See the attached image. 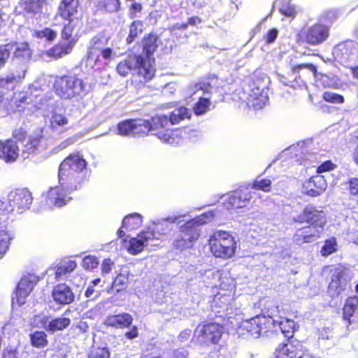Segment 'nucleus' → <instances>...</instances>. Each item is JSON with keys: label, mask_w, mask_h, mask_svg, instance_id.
Masks as SVG:
<instances>
[{"label": "nucleus", "mask_w": 358, "mask_h": 358, "mask_svg": "<svg viewBox=\"0 0 358 358\" xmlns=\"http://www.w3.org/2000/svg\"><path fill=\"white\" fill-rule=\"evenodd\" d=\"M277 73L281 83L285 85L292 83L298 76L296 69H279Z\"/></svg>", "instance_id": "nucleus-30"}, {"label": "nucleus", "mask_w": 358, "mask_h": 358, "mask_svg": "<svg viewBox=\"0 0 358 358\" xmlns=\"http://www.w3.org/2000/svg\"><path fill=\"white\" fill-rule=\"evenodd\" d=\"M271 181L269 179L261 178L258 176L255 180L252 187L256 189L268 192L271 190Z\"/></svg>", "instance_id": "nucleus-49"}, {"label": "nucleus", "mask_w": 358, "mask_h": 358, "mask_svg": "<svg viewBox=\"0 0 358 358\" xmlns=\"http://www.w3.org/2000/svg\"><path fill=\"white\" fill-rule=\"evenodd\" d=\"M223 332V327L217 322L199 325L194 331V337L201 345L217 343Z\"/></svg>", "instance_id": "nucleus-10"}, {"label": "nucleus", "mask_w": 358, "mask_h": 358, "mask_svg": "<svg viewBox=\"0 0 358 358\" xmlns=\"http://www.w3.org/2000/svg\"><path fill=\"white\" fill-rule=\"evenodd\" d=\"M34 36L38 38H46L48 41H52L57 37V33L50 28L46 27L42 30L36 31Z\"/></svg>", "instance_id": "nucleus-50"}, {"label": "nucleus", "mask_w": 358, "mask_h": 358, "mask_svg": "<svg viewBox=\"0 0 358 358\" xmlns=\"http://www.w3.org/2000/svg\"><path fill=\"white\" fill-rule=\"evenodd\" d=\"M142 222L141 216L138 213H134L126 216L122 221V227L134 229L141 225Z\"/></svg>", "instance_id": "nucleus-36"}, {"label": "nucleus", "mask_w": 358, "mask_h": 358, "mask_svg": "<svg viewBox=\"0 0 358 358\" xmlns=\"http://www.w3.org/2000/svg\"><path fill=\"white\" fill-rule=\"evenodd\" d=\"M52 296L55 301L60 304H69L74 299L71 289L66 284H59L55 287Z\"/></svg>", "instance_id": "nucleus-19"}, {"label": "nucleus", "mask_w": 358, "mask_h": 358, "mask_svg": "<svg viewBox=\"0 0 358 358\" xmlns=\"http://www.w3.org/2000/svg\"><path fill=\"white\" fill-rule=\"evenodd\" d=\"M78 0H62L58 8V15L62 19L72 18L77 13Z\"/></svg>", "instance_id": "nucleus-24"}, {"label": "nucleus", "mask_w": 358, "mask_h": 358, "mask_svg": "<svg viewBox=\"0 0 358 358\" xmlns=\"http://www.w3.org/2000/svg\"><path fill=\"white\" fill-rule=\"evenodd\" d=\"M128 281V276L127 275L122 273L118 274L113 282L111 289L116 287L117 292H119L126 289Z\"/></svg>", "instance_id": "nucleus-48"}, {"label": "nucleus", "mask_w": 358, "mask_h": 358, "mask_svg": "<svg viewBox=\"0 0 358 358\" xmlns=\"http://www.w3.org/2000/svg\"><path fill=\"white\" fill-rule=\"evenodd\" d=\"M68 123L66 117L60 114H54L51 117V124L55 126H64Z\"/></svg>", "instance_id": "nucleus-59"}, {"label": "nucleus", "mask_w": 358, "mask_h": 358, "mask_svg": "<svg viewBox=\"0 0 358 358\" xmlns=\"http://www.w3.org/2000/svg\"><path fill=\"white\" fill-rule=\"evenodd\" d=\"M32 203L31 193L26 189H17L11 192L6 201L0 200V225L6 227L8 215L16 209L18 213L29 209Z\"/></svg>", "instance_id": "nucleus-3"}, {"label": "nucleus", "mask_w": 358, "mask_h": 358, "mask_svg": "<svg viewBox=\"0 0 358 358\" xmlns=\"http://www.w3.org/2000/svg\"><path fill=\"white\" fill-rule=\"evenodd\" d=\"M134 74L139 78L140 82H146L155 75V69H133Z\"/></svg>", "instance_id": "nucleus-46"}, {"label": "nucleus", "mask_w": 358, "mask_h": 358, "mask_svg": "<svg viewBox=\"0 0 358 358\" xmlns=\"http://www.w3.org/2000/svg\"><path fill=\"white\" fill-rule=\"evenodd\" d=\"M13 57L20 62H29L31 58V50L27 42L17 45Z\"/></svg>", "instance_id": "nucleus-27"}, {"label": "nucleus", "mask_w": 358, "mask_h": 358, "mask_svg": "<svg viewBox=\"0 0 358 358\" xmlns=\"http://www.w3.org/2000/svg\"><path fill=\"white\" fill-rule=\"evenodd\" d=\"M95 6L98 10L114 13L120 8V0H96Z\"/></svg>", "instance_id": "nucleus-28"}, {"label": "nucleus", "mask_w": 358, "mask_h": 358, "mask_svg": "<svg viewBox=\"0 0 358 358\" xmlns=\"http://www.w3.org/2000/svg\"><path fill=\"white\" fill-rule=\"evenodd\" d=\"M272 324H275L272 318L258 315L250 320L243 321L240 327L247 331L255 338H258L264 333H266Z\"/></svg>", "instance_id": "nucleus-12"}, {"label": "nucleus", "mask_w": 358, "mask_h": 358, "mask_svg": "<svg viewBox=\"0 0 358 358\" xmlns=\"http://www.w3.org/2000/svg\"><path fill=\"white\" fill-rule=\"evenodd\" d=\"M191 114L192 113L190 110H188L186 107L181 106L174 109L168 118L171 124H176L182 120L189 119Z\"/></svg>", "instance_id": "nucleus-29"}, {"label": "nucleus", "mask_w": 358, "mask_h": 358, "mask_svg": "<svg viewBox=\"0 0 358 358\" xmlns=\"http://www.w3.org/2000/svg\"><path fill=\"white\" fill-rule=\"evenodd\" d=\"M159 36L150 32L142 38L143 55H135L134 58L138 67H152L155 64L154 53L158 48Z\"/></svg>", "instance_id": "nucleus-9"}, {"label": "nucleus", "mask_w": 358, "mask_h": 358, "mask_svg": "<svg viewBox=\"0 0 358 358\" xmlns=\"http://www.w3.org/2000/svg\"><path fill=\"white\" fill-rule=\"evenodd\" d=\"M210 250L217 257L223 259L231 257L235 252L236 242L226 231L215 232L209 241Z\"/></svg>", "instance_id": "nucleus-7"}, {"label": "nucleus", "mask_w": 358, "mask_h": 358, "mask_svg": "<svg viewBox=\"0 0 358 358\" xmlns=\"http://www.w3.org/2000/svg\"><path fill=\"white\" fill-rule=\"evenodd\" d=\"M46 2V0H25L23 3L24 10L28 13H41Z\"/></svg>", "instance_id": "nucleus-32"}, {"label": "nucleus", "mask_w": 358, "mask_h": 358, "mask_svg": "<svg viewBox=\"0 0 358 358\" xmlns=\"http://www.w3.org/2000/svg\"><path fill=\"white\" fill-rule=\"evenodd\" d=\"M86 166V161L78 155L66 157L59 169V182L61 186L67 191L76 190L85 180L83 171Z\"/></svg>", "instance_id": "nucleus-1"}, {"label": "nucleus", "mask_w": 358, "mask_h": 358, "mask_svg": "<svg viewBox=\"0 0 358 358\" xmlns=\"http://www.w3.org/2000/svg\"><path fill=\"white\" fill-rule=\"evenodd\" d=\"M37 282L38 280L33 275L25 276L20 280L15 292L16 302L19 306L24 303L25 299L32 291Z\"/></svg>", "instance_id": "nucleus-14"}, {"label": "nucleus", "mask_w": 358, "mask_h": 358, "mask_svg": "<svg viewBox=\"0 0 358 358\" xmlns=\"http://www.w3.org/2000/svg\"><path fill=\"white\" fill-rule=\"evenodd\" d=\"M55 90L56 94L63 99H71L85 91L82 80L70 76L57 78Z\"/></svg>", "instance_id": "nucleus-8"}, {"label": "nucleus", "mask_w": 358, "mask_h": 358, "mask_svg": "<svg viewBox=\"0 0 358 358\" xmlns=\"http://www.w3.org/2000/svg\"><path fill=\"white\" fill-rule=\"evenodd\" d=\"M133 321L132 316L129 313H122L108 316L104 320V324L115 328L129 327Z\"/></svg>", "instance_id": "nucleus-22"}, {"label": "nucleus", "mask_w": 358, "mask_h": 358, "mask_svg": "<svg viewBox=\"0 0 358 358\" xmlns=\"http://www.w3.org/2000/svg\"><path fill=\"white\" fill-rule=\"evenodd\" d=\"M13 135L15 139L14 141L16 142L17 145H20V142H24L27 138L26 132L22 129H15Z\"/></svg>", "instance_id": "nucleus-61"}, {"label": "nucleus", "mask_w": 358, "mask_h": 358, "mask_svg": "<svg viewBox=\"0 0 358 358\" xmlns=\"http://www.w3.org/2000/svg\"><path fill=\"white\" fill-rule=\"evenodd\" d=\"M337 250V243L334 238H331L324 242L322 247L320 253L322 256L327 257Z\"/></svg>", "instance_id": "nucleus-45"}, {"label": "nucleus", "mask_w": 358, "mask_h": 358, "mask_svg": "<svg viewBox=\"0 0 358 358\" xmlns=\"http://www.w3.org/2000/svg\"><path fill=\"white\" fill-rule=\"evenodd\" d=\"M267 76L258 69L243 80L240 99L251 103L256 108H262L267 101Z\"/></svg>", "instance_id": "nucleus-2"}, {"label": "nucleus", "mask_w": 358, "mask_h": 358, "mask_svg": "<svg viewBox=\"0 0 358 358\" xmlns=\"http://www.w3.org/2000/svg\"><path fill=\"white\" fill-rule=\"evenodd\" d=\"M68 20V23L64 25L61 33V37L62 40L66 41L68 42L73 41L72 39L73 32L75 29V24H73V19H65Z\"/></svg>", "instance_id": "nucleus-43"}, {"label": "nucleus", "mask_w": 358, "mask_h": 358, "mask_svg": "<svg viewBox=\"0 0 358 358\" xmlns=\"http://www.w3.org/2000/svg\"><path fill=\"white\" fill-rule=\"evenodd\" d=\"M97 259L94 256H87L83 259V266L85 269H92L98 266Z\"/></svg>", "instance_id": "nucleus-56"}, {"label": "nucleus", "mask_w": 358, "mask_h": 358, "mask_svg": "<svg viewBox=\"0 0 358 358\" xmlns=\"http://www.w3.org/2000/svg\"><path fill=\"white\" fill-rule=\"evenodd\" d=\"M118 134L122 136H134V122L133 119L127 120L120 122L117 124Z\"/></svg>", "instance_id": "nucleus-42"}, {"label": "nucleus", "mask_w": 358, "mask_h": 358, "mask_svg": "<svg viewBox=\"0 0 358 358\" xmlns=\"http://www.w3.org/2000/svg\"><path fill=\"white\" fill-rule=\"evenodd\" d=\"M307 194L311 196H317L321 194L327 187V182L322 176L312 177L306 183Z\"/></svg>", "instance_id": "nucleus-21"}, {"label": "nucleus", "mask_w": 358, "mask_h": 358, "mask_svg": "<svg viewBox=\"0 0 358 358\" xmlns=\"http://www.w3.org/2000/svg\"><path fill=\"white\" fill-rule=\"evenodd\" d=\"M314 77L321 82L323 83L324 85L327 86H329L332 84L331 81H329V77L325 74H322L320 72L317 71V69L313 68L310 69ZM334 78H332L331 80H333Z\"/></svg>", "instance_id": "nucleus-57"}, {"label": "nucleus", "mask_w": 358, "mask_h": 358, "mask_svg": "<svg viewBox=\"0 0 358 358\" xmlns=\"http://www.w3.org/2000/svg\"><path fill=\"white\" fill-rule=\"evenodd\" d=\"M114 265L113 262L110 259H106L103 262L101 266V272L103 275L108 274L113 269V266Z\"/></svg>", "instance_id": "nucleus-63"}, {"label": "nucleus", "mask_w": 358, "mask_h": 358, "mask_svg": "<svg viewBox=\"0 0 358 358\" xmlns=\"http://www.w3.org/2000/svg\"><path fill=\"white\" fill-rule=\"evenodd\" d=\"M76 267V263L73 261L62 262L57 266L55 277L57 279L61 278L62 276L74 271Z\"/></svg>", "instance_id": "nucleus-33"}, {"label": "nucleus", "mask_w": 358, "mask_h": 358, "mask_svg": "<svg viewBox=\"0 0 358 358\" xmlns=\"http://www.w3.org/2000/svg\"><path fill=\"white\" fill-rule=\"evenodd\" d=\"M7 45L0 46V67L4 66L10 58V50Z\"/></svg>", "instance_id": "nucleus-58"}, {"label": "nucleus", "mask_w": 358, "mask_h": 358, "mask_svg": "<svg viewBox=\"0 0 358 358\" xmlns=\"http://www.w3.org/2000/svg\"><path fill=\"white\" fill-rule=\"evenodd\" d=\"M322 229L323 227H317L313 225L302 228V230L309 243L317 238L320 234L322 231Z\"/></svg>", "instance_id": "nucleus-44"}, {"label": "nucleus", "mask_w": 358, "mask_h": 358, "mask_svg": "<svg viewBox=\"0 0 358 358\" xmlns=\"http://www.w3.org/2000/svg\"><path fill=\"white\" fill-rule=\"evenodd\" d=\"M278 30L276 28L270 29L263 36V40L266 45L274 43L278 38Z\"/></svg>", "instance_id": "nucleus-54"}, {"label": "nucleus", "mask_w": 358, "mask_h": 358, "mask_svg": "<svg viewBox=\"0 0 358 358\" xmlns=\"http://www.w3.org/2000/svg\"><path fill=\"white\" fill-rule=\"evenodd\" d=\"M275 358H300L303 355V349L292 344H280L276 349Z\"/></svg>", "instance_id": "nucleus-23"}, {"label": "nucleus", "mask_w": 358, "mask_h": 358, "mask_svg": "<svg viewBox=\"0 0 358 358\" xmlns=\"http://www.w3.org/2000/svg\"><path fill=\"white\" fill-rule=\"evenodd\" d=\"M154 238V234L150 231L143 232L137 237L133 238L129 241L128 252L131 255H137L141 252L144 247L148 245V242Z\"/></svg>", "instance_id": "nucleus-18"}, {"label": "nucleus", "mask_w": 358, "mask_h": 358, "mask_svg": "<svg viewBox=\"0 0 358 358\" xmlns=\"http://www.w3.org/2000/svg\"><path fill=\"white\" fill-rule=\"evenodd\" d=\"M210 102L208 97H200L199 101L196 103L194 110L196 115H202L209 109Z\"/></svg>", "instance_id": "nucleus-47"}, {"label": "nucleus", "mask_w": 358, "mask_h": 358, "mask_svg": "<svg viewBox=\"0 0 358 358\" xmlns=\"http://www.w3.org/2000/svg\"><path fill=\"white\" fill-rule=\"evenodd\" d=\"M71 199L67 197L61 187L50 188L47 194L46 203L49 206L62 207Z\"/></svg>", "instance_id": "nucleus-20"}, {"label": "nucleus", "mask_w": 358, "mask_h": 358, "mask_svg": "<svg viewBox=\"0 0 358 358\" xmlns=\"http://www.w3.org/2000/svg\"><path fill=\"white\" fill-rule=\"evenodd\" d=\"M31 345L36 348H43L47 345V336L43 331H36L30 335Z\"/></svg>", "instance_id": "nucleus-40"}, {"label": "nucleus", "mask_w": 358, "mask_h": 358, "mask_svg": "<svg viewBox=\"0 0 358 358\" xmlns=\"http://www.w3.org/2000/svg\"><path fill=\"white\" fill-rule=\"evenodd\" d=\"M110 354L105 348H98L93 350L88 358H109Z\"/></svg>", "instance_id": "nucleus-60"}, {"label": "nucleus", "mask_w": 358, "mask_h": 358, "mask_svg": "<svg viewBox=\"0 0 358 358\" xmlns=\"http://www.w3.org/2000/svg\"><path fill=\"white\" fill-rule=\"evenodd\" d=\"M49 318L45 315H36L33 318V324L39 328H44L48 331V327L50 323Z\"/></svg>", "instance_id": "nucleus-53"}, {"label": "nucleus", "mask_w": 358, "mask_h": 358, "mask_svg": "<svg viewBox=\"0 0 358 358\" xmlns=\"http://www.w3.org/2000/svg\"><path fill=\"white\" fill-rule=\"evenodd\" d=\"M322 97L326 101L330 103H342L344 102V98L343 96L332 92H325L323 94Z\"/></svg>", "instance_id": "nucleus-51"}, {"label": "nucleus", "mask_w": 358, "mask_h": 358, "mask_svg": "<svg viewBox=\"0 0 358 358\" xmlns=\"http://www.w3.org/2000/svg\"><path fill=\"white\" fill-rule=\"evenodd\" d=\"M358 306V299L356 296L350 297L347 299L345 306L343 307V318L345 320H349L351 316L354 314L357 307Z\"/></svg>", "instance_id": "nucleus-38"}, {"label": "nucleus", "mask_w": 358, "mask_h": 358, "mask_svg": "<svg viewBox=\"0 0 358 358\" xmlns=\"http://www.w3.org/2000/svg\"><path fill=\"white\" fill-rule=\"evenodd\" d=\"M20 145L13 140H8L1 143L0 158L6 162H13L19 157Z\"/></svg>", "instance_id": "nucleus-17"}, {"label": "nucleus", "mask_w": 358, "mask_h": 358, "mask_svg": "<svg viewBox=\"0 0 358 358\" xmlns=\"http://www.w3.org/2000/svg\"><path fill=\"white\" fill-rule=\"evenodd\" d=\"M134 122V136L145 135L151 131V124L149 120L135 119Z\"/></svg>", "instance_id": "nucleus-31"}, {"label": "nucleus", "mask_w": 358, "mask_h": 358, "mask_svg": "<svg viewBox=\"0 0 358 358\" xmlns=\"http://www.w3.org/2000/svg\"><path fill=\"white\" fill-rule=\"evenodd\" d=\"M294 240L299 245L303 244L304 243H309L302 229L296 231L294 236Z\"/></svg>", "instance_id": "nucleus-62"}, {"label": "nucleus", "mask_w": 358, "mask_h": 358, "mask_svg": "<svg viewBox=\"0 0 358 358\" xmlns=\"http://www.w3.org/2000/svg\"><path fill=\"white\" fill-rule=\"evenodd\" d=\"M294 222H307L317 227H324L327 222L326 213L317 209L315 206L308 205L303 212L294 217Z\"/></svg>", "instance_id": "nucleus-13"}, {"label": "nucleus", "mask_w": 358, "mask_h": 358, "mask_svg": "<svg viewBox=\"0 0 358 358\" xmlns=\"http://www.w3.org/2000/svg\"><path fill=\"white\" fill-rule=\"evenodd\" d=\"M41 133V130L38 133L28 137L24 142H20V150L24 158L40 150V143L43 138Z\"/></svg>", "instance_id": "nucleus-16"}, {"label": "nucleus", "mask_w": 358, "mask_h": 358, "mask_svg": "<svg viewBox=\"0 0 358 358\" xmlns=\"http://www.w3.org/2000/svg\"><path fill=\"white\" fill-rule=\"evenodd\" d=\"M103 36L100 35L94 36L92 38V45L88 48L85 57L83 59V63L85 67H94L108 66L114 58L113 50L108 47L101 50L99 52V45L102 43Z\"/></svg>", "instance_id": "nucleus-6"}, {"label": "nucleus", "mask_w": 358, "mask_h": 358, "mask_svg": "<svg viewBox=\"0 0 358 358\" xmlns=\"http://www.w3.org/2000/svg\"><path fill=\"white\" fill-rule=\"evenodd\" d=\"M70 313V310H66L61 317L51 320L48 327V331L55 332L66 329L71 322V320L69 317Z\"/></svg>", "instance_id": "nucleus-25"}, {"label": "nucleus", "mask_w": 358, "mask_h": 358, "mask_svg": "<svg viewBox=\"0 0 358 358\" xmlns=\"http://www.w3.org/2000/svg\"><path fill=\"white\" fill-rule=\"evenodd\" d=\"M213 217V213L208 212L181 226L180 234L174 241V247L181 250L190 248L199 236V227L210 222Z\"/></svg>", "instance_id": "nucleus-4"}, {"label": "nucleus", "mask_w": 358, "mask_h": 358, "mask_svg": "<svg viewBox=\"0 0 358 358\" xmlns=\"http://www.w3.org/2000/svg\"><path fill=\"white\" fill-rule=\"evenodd\" d=\"M349 189L352 194H358V178H352L349 182Z\"/></svg>", "instance_id": "nucleus-64"}, {"label": "nucleus", "mask_w": 358, "mask_h": 358, "mask_svg": "<svg viewBox=\"0 0 358 358\" xmlns=\"http://www.w3.org/2000/svg\"><path fill=\"white\" fill-rule=\"evenodd\" d=\"M74 41H69L65 44L57 43L52 47L47 53L50 57L55 59H59L64 55L69 54L74 46Z\"/></svg>", "instance_id": "nucleus-26"}, {"label": "nucleus", "mask_w": 358, "mask_h": 358, "mask_svg": "<svg viewBox=\"0 0 358 358\" xmlns=\"http://www.w3.org/2000/svg\"><path fill=\"white\" fill-rule=\"evenodd\" d=\"M25 71H22L21 73H19L17 75H11L7 76L6 78L0 79V89H13L14 85V83L19 82L22 78L24 77Z\"/></svg>", "instance_id": "nucleus-37"}, {"label": "nucleus", "mask_w": 358, "mask_h": 358, "mask_svg": "<svg viewBox=\"0 0 358 358\" xmlns=\"http://www.w3.org/2000/svg\"><path fill=\"white\" fill-rule=\"evenodd\" d=\"M143 22L140 20H135L129 26V33L126 38L127 44H131L137 38L139 34L143 32Z\"/></svg>", "instance_id": "nucleus-35"}, {"label": "nucleus", "mask_w": 358, "mask_h": 358, "mask_svg": "<svg viewBox=\"0 0 358 358\" xmlns=\"http://www.w3.org/2000/svg\"><path fill=\"white\" fill-rule=\"evenodd\" d=\"M329 35V26L324 23L316 22L299 29L295 35V42L298 44L318 45L326 41Z\"/></svg>", "instance_id": "nucleus-5"}, {"label": "nucleus", "mask_w": 358, "mask_h": 358, "mask_svg": "<svg viewBox=\"0 0 358 358\" xmlns=\"http://www.w3.org/2000/svg\"><path fill=\"white\" fill-rule=\"evenodd\" d=\"M151 134L156 136L164 143H173V131L168 128L171 122L166 115H156L151 118Z\"/></svg>", "instance_id": "nucleus-11"}, {"label": "nucleus", "mask_w": 358, "mask_h": 358, "mask_svg": "<svg viewBox=\"0 0 358 358\" xmlns=\"http://www.w3.org/2000/svg\"><path fill=\"white\" fill-rule=\"evenodd\" d=\"M278 326L285 336H288L289 334L292 332V329L294 326V322L291 320H285L279 322Z\"/></svg>", "instance_id": "nucleus-52"}, {"label": "nucleus", "mask_w": 358, "mask_h": 358, "mask_svg": "<svg viewBox=\"0 0 358 358\" xmlns=\"http://www.w3.org/2000/svg\"><path fill=\"white\" fill-rule=\"evenodd\" d=\"M279 11L285 17L294 18L296 15L295 6L288 0H280Z\"/></svg>", "instance_id": "nucleus-39"}, {"label": "nucleus", "mask_w": 358, "mask_h": 358, "mask_svg": "<svg viewBox=\"0 0 358 358\" xmlns=\"http://www.w3.org/2000/svg\"><path fill=\"white\" fill-rule=\"evenodd\" d=\"M250 200V196H247L245 195L243 196L242 195L236 194L232 199V204L236 208H243L245 207L246 203H248Z\"/></svg>", "instance_id": "nucleus-55"}, {"label": "nucleus", "mask_w": 358, "mask_h": 358, "mask_svg": "<svg viewBox=\"0 0 358 358\" xmlns=\"http://www.w3.org/2000/svg\"><path fill=\"white\" fill-rule=\"evenodd\" d=\"M45 90L40 85L38 81H36L29 88V92L27 93L29 94V96H22L20 98V101L22 102H26L27 103L33 102L32 97L37 98L41 96V92Z\"/></svg>", "instance_id": "nucleus-34"}, {"label": "nucleus", "mask_w": 358, "mask_h": 358, "mask_svg": "<svg viewBox=\"0 0 358 358\" xmlns=\"http://www.w3.org/2000/svg\"><path fill=\"white\" fill-rule=\"evenodd\" d=\"M222 301H220V299H215L214 305L213 306V311L215 312V315L217 317H227V320H229L231 319V312H229L231 309H229L227 306L223 308H220V310H217V308L220 307V303Z\"/></svg>", "instance_id": "nucleus-41"}, {"label": "nucleus", "mask_w": 358, "mask_h": 358, "mask_svg": "<svg viewBox=\"0 0 358 358\" xmlns=\"http://www.w3.org/2000/svg\"><path fill=\"white\" fill-rule=\"evenodd\" d=\"M348 286V281L344 278L343 273L336 269L331 275V280L329 285V292L332 297L339 296L345 291Z\"/></svg>", "instance_id": "nucleus-15"}]
</instances>
